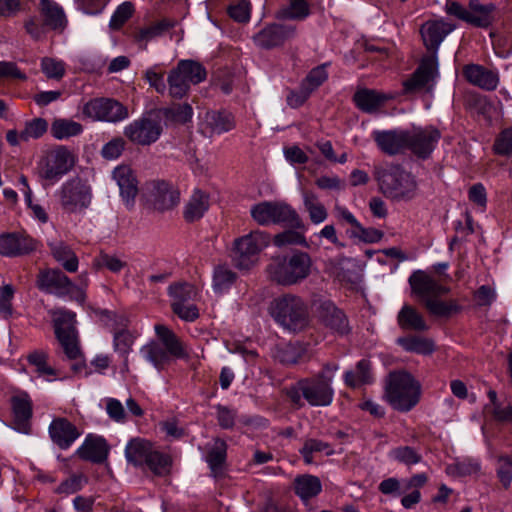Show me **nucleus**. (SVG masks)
I'll return each mask as SVG.
<instances>
[{
	"instance_id": "nucleus-1",
	"label": "nucleus",
	"mask_w": 512,
	"mask_h": 512,
	"mask_svg": "<svg viewBox=\"0 0 512 512\" xmlns=\"http://www.w3.org/2000/svg\"><path fill=\"white\" fill-rule=\"evenodd\" d=\"M339 368L338 362L324 363L318 373L301 378L288 387L286 389L288 399L297 408H302L304 401L313 407L329 406L334 399L332 382Z\"/></svg>"
},
{
	"instance_id": "nucleus-2",
	"label": "nucleus",
	"mask_w": 512,
	"mask_h": 512,
	"mask_svg": "<svg viewBox=\"0 0 512 512\" xmlns=\"http://www.w3.org/2000/svg\"><path fill=\"white\" fill-rule=\"evenodd\" d=\"M412 294L425 306L427 311L439 318H450L462 311V306L455 299L447 301L440 297L449 293L450 289L442 285L434 277L422 270H417L409 277Z\"/></svg>"
},
{
	"instance_id": "nucleus-3",
	"label": "nucleus",
	"mask_w": 512,
	"mask_h": 512,
	"mask_svg": "<svg viewBox=\"0 0 512 512\" xmlns=\"http://www.w3.org/2000/svg\"><path fill=\"white\" fill-rule=\"evenodd\" d=\"M158 340H152L141 347L142 357L153 365L157 371L165 370L176 359L188 360L189 351L185 343L163 324L154 326Z\"/></svg>"
},
{
	"instance_id": "nucleus-4",
	"label": "nucleus",
	"mask_w": 512,
	"mask_h": 512,
	"mask_svg": "<svg viewBox=\"0 0 512 512\" xmlns=\"http://www.w3.org/2000/svg\"><path fill=\"white\" fill-rule=\"evenodd\" d=\"M375 179L380 192L386 198L395 201H410L417 195L418 184L415 176L400 165L376 168Z\"/></svg>"
},
{
	"instance_id": "nucleus-5",
	"label": "nucleus",
	"mask_w": 512,
	"mask_h": 512,
	"mask_svg": "<svg viewBox=\"0 0 512 512\" xmlns=\"http://www.w3.org/2000/svg\"><path fill=\"white\" fill-rule=\"evenodd\" d=\"M421 394L420 383L406 371L389 373L385 385V398L396 410L408 412L415 407Z\"/></svg>"
},
{
	"instance_id": "nucleus-6",
	"label": "nucleus",
	"mask_w": 512,
	"mask_h": 512,
	"mask_svg": "<svg viewBox=\"0 0 512 512\" xmlns=\"http://www.w3.org/2000/svg\"><path fill=\"white\" fill-rule=\"evenodd\" d=\"M269 313L276 323L292 332L302 331L309 323L307 305L299 296L293 294H284L273 299Z\"/></svg>"
},
{
	"instance_id": "nucleus-7",
	"label": "nucleus",
	"mask_w": 512,
	"mask_h": 512,
	"mask_svg": "<svg viewBox=\"0 0 512 512\" xmlns=\"http://www.w3.org/2000/svg\"><path fill=\"white\" fill-rule=\"evenodd\" d=\"M312 260L308 253L296 251L290 256L277 257L267 267L271 280L283 286L299 283L311 271Z\"/></svg>"
},
{
	"instance_id": "nucleus-8",
	"label": "nucleus",
	"mask_w": 512,
	"mask_h": 512,
	"mask_svg": "<svg viewBox=\"0 0 512 512\" xmlns=\"http://www.w3.org/2000/svg\"><path fill=\"white\" fill-rule=\"evenodd\" d=\"M56 196L65 213L79 214L91 206L93 189L87 178L76 175L67 179L60 186Z\"/></svg>"
},
{
	"instance_id": "nucleus-9",
	"label": "nucleus",
	"mask_w": 512,
	"mask_h": 512,
	"mask_svg": "<svg viewBox=\"0 0 512 512\" xmlns=\"http://www.w3.org/2000/svg\"><path fill=\"white\" fill-rule=\"evenodd\" d=\"M75 165L73 153L63 145L48 150L38 161L37 176L44 181V186L54 185Z\"/></svg>"
},
{
	"instance_id": "nucleus-10",
	"label": "nucleus",
	"mask_w": 512,
	"mask_h": 512,
	"mask_svg": "<svg viewBox=\"0 0 512 512\" xmlns=\"http://www.w3.org/2000/svg\"><path fill=\"white\" fill-rule=\"evenodd\" d=\"M250 213L253 220L262 226L281 224L295 229L304 228L298 213L283 202L263 201L253 205Z\"/></svg>"
},
{
	"instance_id": "nucleus-11",
	"label": "nucleus",
	"mask_w": 512,
	"mask_h": 512,
	"mask_svg": "<svg viewBox=\"0 0 512 512\" xmlns=\"http://www.w3.org/2000/svg\"><path fill=\"white\" fill-rule=\"evenodd\" d=\"M206 76V69L199 62L180 60L167 77L169 95L175 99H182L187 95L191 85L203 82Z\"/></svg>"
},
{
	"instance_id": "nucleus-12",
	"label": "nucleus",
	"mask_w": 512,
	"mask_h": 512,
	"mask_svg": "<svg viewBox=\"0 0 512 512\" xmlns=\"http://www.w3.org/2000/svg\"><path fill=\"white\" fill-rule=\"evenodd\" d=\"M270 244L268 233L254 230L235 239L233 261L239 269L248 270L259 260V254Z\"/></svg>"
},
{
	"instance_id": "nucleus-13",
	"label": "nucleus",
	"mask_w": 512,
	"mask_h": 512,
	"mask_svg": "<svg viewBox=\"0 0 512 512\" xmlns=\"http://www.w3.org/2000/svg\"><path fill=\"white\" fill-rule=\"evenodd\" d=\"M168 295L173 313L181 320L193 322L199 318V309L193 303L197 296L193 285L186 282L173 283L168 287Z\"/></svg>"
},
{
	"instance_id": "nucleus-14",
	"label": "nucleus",
	"mask_w": 512,
	"mask_h": 512,
	"mask_svg": "<svg viewBox=\"0 0 512 512\" xmlns=\"http://www.w3.org/2000/svg\"><path fill=\"white\" fill-rule=\"evenodd\" d=\"M85 117L93 121L119 122L128 117L127 108L110 98H95L88 101L82 109Z\"/></svg>"
},
{
	"instance_id": "nucleus-15",
	"label": "nucleus",
	"mask_w": 512,
	"mask_h": 512,
	"mask_svg": "<svg viewBox=\"0 0 512 512\" xmlns=\"http://www.w3.org/2000/svg\"><path fill=\"white\" fill-rule=\"evenodd\" d=\"M437 76V56H425L414 73L403 82V91L405 94L416 93L422 90L431 91Z\"/></svg>"
},
{
	"instance_id": "nucleus-16",
	"label": "nucleus",
	"mask_w": 512,
	"mask_h": 512,
	"mask_svg": "<svg viewBox=\"0 0 512 512\" xmlns=\"http://www.w3.org/2000/svg\"><path fill=\"white\" fill-rule=\"evenodd\" d=\"M297 37V26L293 24L272 23L266 25L253 36L255 45L261 49L271 50L284 46Z\"/></svg>"
},
{
	"instance_id": "nucleus-17",
	"label": "nucleus",
	"mask_w": 512,
	"mask_h": 512,
	"mask_svg": "<svg viewBox=\"0 0 512 512\" xmlns=\"http://www.w3.org/2000/svg\"><path fill=\"white\" fill-rule=\"evenodd\" d=\"M440 138L441 132L434 126L413 127L407 130V150L426 159L434 151Z\"/></svg>"
},
{
	"instance_id": "nucleus-18",
	"label": "nucleus",
	"mask_w": 512,
	"mask_h": 512,
	"mask_svg": "<svg viewBox=\"0 0 512 512\" xmlns=\"http://www.w3.org/2000/svg\"><path fill=\"white\" fill-rule=\"evenodd\" d=\"M36 286L39 290L57 297H65L78 291V287L63 271L52 268L39 271Z\"/></svg>"
},
{
	"instance_id": "nucleus-19",
	"label": "nucleus",
	"mask_w": 512,
	"mask_h": 512,
	"mask_svg": "<svg viewBox=\"0 0 512 512\" xmlns=\"http://www.w3.org/2000/svg\"><path fill=\"white\" fill-rule=\"evenodd\" d=\"M162 130L159 119L144 116L128 124L124 135L137 145L148 146L159 139Z\"/></svg>"
},
{
	"instance_id": "nucleus-20",
	"label": "nucleus",
	"mask_w": 512,
	"mask_h": 512,
	"mask_svg": "<svg viewBox=\"0 0 512 512\" xmlns=\"http://www.w3.org/2000/svg\"><path fill=\"white\" fill-rule=\"evenodd\" d=\"M39 242L25 231L5 232L0 234V255L21 257L38 249Z\"/></svg>"
},
{
	"instance_id": "nucleus-21",
	"label": "nucleus",
	"mask_w": 512,
	"mask_h": 512,
	"mask_svg": "<svg viewBox=\"0 0 512 512\" xmlns=\"http://www.w3.org/2000/svg\"><path fill=\"white\" fill-rule=\"evenodd\" d=\"M372 138L385 154L393 156L407 149V130H376Z\"/></svg>"
},
{
	"instance_id": "nucleus-22",
	"label": "nucleus",
	"mask_w": 512,
	"mask_h": 512,
	"mask_svg": "<svg viewBox=\"0 0 512 512\" xmlns=\"http://www.w3.org/2000/svg\"><path fill=\"white\" fill-rule=\"evenodd\" d=\"M49 436L60 449L66 450L81 436L78 428L67 418L58 417L49 425Z\"/></svg>"
},
{
	"instance_id": "nucleus-23",
	"label": "nucleus",
	"mask_w": 512,
	"mask_h": 512,
	"mask_svg": "<svg viewBox=\"0 0 512 512\" xmlns=\"http://www.w3.org/2000/svg\"><path fill=\"white\" fill-rule=\"evenodd\" d=\"M454 28V25L443 20H429L421 26L423 43L429 51L433 52L432 55H436L441 42Z\"/></svg>"
},
{
	"instance_id": "nucleus-24",
	"label": "nucleus",
	"mask_w": 512,
	"mask_h": 512,
	"mask_svg": "<svg viewBox=\"0 0 512 512\" xmlns=\"http://www.w3.org/2000/svg\"><path fill=\"white\" fill-rule=\"evenodd\" d=\"M150 193L154 209L160 212L174 208L180 200L179 192L165 181H153Z\"/></svg>"
},
{
	"instance_id": "nucleus-25",
	"label": "nucleus",
	"mask_w": 512,
	"mask_h": 512,
	"mask_svg": "<svg viewBox=\"0 0 512 512\" xmlns=\"http://www.w3.org/2000/svg\"><path fill=\"white\" fill-rule=\"evenodd\" d=\"M109 453V447L103 437L88 434L82 445L76 450L77 456L85 461L103 463Z\"/></svg>"
},
{
	"instance_id": "nucleus-26",
	"label": "nucleus",
	"mask_w": 512,
	"mask_h": 512,
	"mask_svg": "<svg viewBox=\"0 0 512 512\" xmlns=\"http://www.w3.org/2000/svg\"><path fill=\"white\" fill-rule=\"evenodd\" d=\"M463 76L470 84L486 91L495 90L499 83L497 72L478 64L465 65L463 67Z\"/></svg>"
},
{
	"instance_id": "nucleus-27",
	"label": "nucleus",
	"mask_w": 512,
	"mask_h": 512,
	"mask_svg": "<svg viewBox=\"0 0 512 512\" xmlns=\"http://www.w3.org/2000/svg\"><path fill=\"white\" fill-rule=\"evenodd\" d=\"M318 317L326 327L340 335L347 334L350 330L346 315L331 301H324L320 304Z\"/></svg>"
},
{
	"instance_id": "nucleus-28",
	"label": "nucleus",
	"mask_w": 512,
	"mask_h": 512,
	"mask_svg": "<svg viewBox=\"0 0 512 512\" xmlns=\"http://www.w3.org/2000/svg\"><path fill=\"white\" fill-rule=\"evenodd\" d=\"M392 98V95L374 89L363 88L355 92L353 101L358 109L371 114Z\"/></svg>"
},
{
	"instance_id": "nucleus-29",
	"label": "nucleus",
	"mask_w": 512,
	"mask_h": 512,
	"mask_svg": "<svg viewBox=\"0 0 512 512\" xmlns=\"http://www.w3.org/2000/svg\"><path fill=\"white\" fill-rule=\"evenodd\" d=\"M113 178L117 182L122 198L130 204L138 194V181L133 170L127 165H120L113 170Z\"/></svg>"
},
{
	"instance_id": "nucleus-30",
	"label": "nucleus",
	"mask_w": 512,
	"mask_h": 512,
	"mask_svg": "<svg viewBox=\"0 0 512 512\" xmlns=\"http://www.w3.org/2000/svg\"><path fill=\"white\" fill-rule=\"evenodd\" d=\"M153 449L154 446L150 441L142 438H134L126 445L125 456L129 463L136 467H143Z\"/></svg>"
},
{
	"instance_id": "nucleus-31",
	"label": "nucleus",
	"mask_w": 512,
	"mask_h": 512,
	"mask_svg": "<svg viewBox=\"0 0 512 512\" xmlns=\"http://www.w3.org/2000/svg\"><path fill=\"white\" fill-rule=\"evenodd\" d=\"M343 381L347 387L352 389L373 383L374 378L370 360L361 359L356 364V370L345 371Z\"/></svg>"
},
{
	"instance_id": "nucleus-32",
	"label": "nucleus",
	"mask_w": 512,
	"mask_h": 512,
	"mask_svg": "<svg viewBox=\"0 0 512 512\" xmlns=\"http://www.w3.org/2000/svg\"><path fill=\"white\" fill-rule=\"evenodd\" d=\"M48 247L53 258L67 271L74 273L78 270L79 260L73 249L63 241L49 242Z\"/></svg>"
},
{
	"instance_id": "nucleus-33",
	"label": "nucleus",
	"mask_w": 512,
	"mask_h": 512,
	"mask_svg": "<svg viewBox=\"0 0 512 512\" xmlns=\"http://www.w3.org/2000/svg\"><path fill=\"white\" fill-rule=\"evenodd\" d=\"M311 15L308 0H286L277 12L276 18L288 21H304Z\"/></svg>"
},
{
	"instance_id": "nucleus-34",
	"label": "nucleus",
	"mask_w": 512,
	"mask_h": 512,
	"mask_svg": "<svg viewBox=\"0 0 512 512\" xmlns=\"http://www.w3.org/2000/svg\"><path fill=\"white\" fill-rule=\"evenodd\" d=\"M48 314L52 319L56 337L76 332V314L74 312L58 307L50 309Z\"/></svg>"
},
{
	"instance_id": "nucleus-35",
	"label": "nucleus",
	"mask_w": 512,
	"mask_h": 512,
	"mask_svg": "<svg viewBox=\"0 0 512 512\" xmlns=\"http://www.w3.org/2000/svg\"><path fill=\"white\" fill-rule=\"evenodd\" d=\"M397 323L403 330L426 331L429 328L421 313L407 304L398 312Z\"/></svg>"
},
{
	"instance_id": "nucleus-36",
	"label": "nucleus",
	"mask_w": 512,
	"mask_h": 512,
	"mask_svg": "<svg viewBox=\"0 0 512 512\" xmlns=\"http://www.w3.org/2000/svg\"><path fill=\"white\" fill-rule=\"evenodd\" d=\"M293 487L295 494L303 501L316 497L322 490V484L317 476L305 474L294 479Z\"/></svg>"
},
{
	"instance_id": "nucleus-37",
	"label": "nucleus",
	"mask_w": 512,
	"mask_h": 512,
	"mask_svg": "<svg viewBox=\"0 0 512 512\" xmlns=\"http://www.w3.org/2000/svg\"><path fill=\"white\" fill-rule=\"evenodd\" d=\"M15 428L20 432H27L29 420L32 416V403L28 397L17 396L12 399Z\"/></svg>"
},
{
	"instance_id": "nucleus-38",
	"label": "nucleus",
	"mask_w": 512,
	"mask_h": 512,
	"mask_svg": "<svg viewBox=\"0 0 512 512\" xmlns=\"http://www.w3.org/2000/svg\"><path fill=\"white\" fill-rule=\"evenodd\" d=\"M494 5H483L478 0H470L468 23L476 27H488L493 21Z\"/></svg>"
},
{
	"instance_id": "nucleus-39",
	"label": "nucleus",
	"mask_w": 512,
	"mask_h": 512,
	"mask_svg": "<svg viewBox=\"0 0 512 512\" xmlns=\"http://www.w3.org/2000/svg\"><path fill=\"white\" fill-rule=\"evenodd\" d=\"M206 122L212 133L223 134L235 128V117L231 112L211 111L206 114Z\"/></svg>"
},
{
	"instance_id": "nucleus-40",
	"label": "nucleus",
	"mask_w": 512,
	"mask_h": 512,
	"mask_svg": "<svg viewBox=\"0 0 512 512\" xmlns=\"http://www.w3.org/2000/svg\"><path fill=\"white\" fill-rule=\"evenodd\" d=\"M208 207V195H206L201 190H195L185 206L184 218L188 222H194L196 220H199L208 210Z\"/></svg>"
},
{
	"instance_id": "nucleus-41",
	"label": "nucleus",
	"mask_w": 512,
	"mask_h": 512,
	"mask_svg": "<svg viewBox=\"0 0 512 512\" xmlns=\"http://www.w3.org/2000/svg\"><path fill=\"white\" fill-rule=\"evenodd\" d=\"M83 131V126L72 119L56 118L51 123L50 133L57 140L77 136Z\"/></svg>"
},
{
	"instance_id": "nucleus-42",
	"label": "nucleus",
	"mask_w": 512,
	"mask_h": 512,
	"mask_svg": "<svg viewBox=\"0 0 512 512\" xmlns=\"http://www.w3.org/2000/svg\"><path fill=\"white\" fill-rule=\"evenodd\" d=\"M41 13L45 24L52 29L63 28L66 24V18L62 7L52 0H41Z\"/></svg>"
},
{
	"instance_id": "nucleus-43",
	"label": "nucleus",
	"mask_w": 512,
	"mask_h": 512,
	"mask_svg": "<svg viewBox=\"0 0 512 512\" xmlns=\"http://www.w3.org/2000/svg\"><path fill=\"white\" fill-rule=\"evenodd\" d=\"M227 443L221 438L214 439V443L208 450L206 461L214 475L222 472L227 457Z\"/></svg>"
},
{
	"instance_id": "nucleus-44",
	"label": "nucleus",
	"mask_w": 512,
	"mask_h": 512,
	"mask_svg": "<svg viewBox=\"0 0 512 512\" xmlns=\"http://www.w3.org/2000/svg\"><path fill=\"white\" fill-rule=\"evenodd\" d=\"M135 339L136 335L127 328L113 334V349L123 358L126 369H128V355L132 351Z\"/></svg>"
},
{
	"instance_id": "nucleus-45",
	"label": "nucleus",
	"mask_w": 512,
	"mask_h": 512,
	"mask_svg": "<svg viewBox=\"0 0 512 512\" xmlns=\"http://www.w3.org/2000/svg\"><path fill=\"white\" fill-rule=\"evenodd\" d=\"M398 344L408 352L422 355H430L435 350V343L432 339L420 336H408L398 339Z\"/></svg>"
},
{
	"instance_id": "nucleus-46",
	"label": "nucleus",
	"mask_w": 512,
	"mask_h": 512,
	"mask_svg": "<svg viewBox=\"0 0 512 512\" xmlns=\"http://www.w3.org/2000/svg\"><path fill=\"white\" fill-rule=\"evenodd\" d=\"M303 203L313 224H320L327 219V209L313 192L305 191L303 193Z\"/></svg>"
},
{
	"instance_id": "nucleus-47",
	"label": "nucleus",
	"mask_w": 512,
	"mask_h": 512,
	"mask_svg": "<svg viewBox=\"0 0 512 512\" xmlns=\"http://www.w3.org/2000/svg\"><path fill=\"white\" fill-rule=\"evenodd\" d=\"M299 452L306 464H312L314 462V453H324L325 455L330 456L334 454V449L327 442L309 438L305 440L303 447Z\"/></svg>"
},
{
	"instance_id": "nucleus-48",
	"label": "nucleus",
	"mask_w": 512,
	"mask_h": 512,
	"mask_svg": "<svg viewBox=\"0 0 512 512\" xmlns=\"http://www.w3.org/2000/svg\"><path fill=\"white\" fill-rule=\"evenodd\" d=\"M237 279V274L227 265H217L213 272V289L223 293L231 288Z\"/></svg>"
},
{
	"instance_id": "nucleus-49",
	"label": "nucleus",
	"mask_w": 512,
	"mask_h": 512,
	"mask_svg": "<svg viewBox=\"0 0 512 512\" xmlns=\"http://www.w3.org/2000/svg\"><path fill=\"white\" fill-rule=\"evenodd\" d=\"M305 354L302 346L296 343H286L277 347L275 359L283 365H294L301 361Z\"/></svg>"
},
{
	"instance_id": "nucleus-50",
	"label": "nucleus",
	"mask_w": 512,
	"mask_h": 512,
	"mask_svg": "<svg viewBox=\"0 0 512 512\" xmlns=\"http://www.w3.org/2000/svg\"><path fill=\"white\" fill-rule=\"evenodd\" d=\"M173 27V23L170 20L162 19L157 23H154L148 27L140 29L134 35V40L139 44H144L143 49L146 48V43L155 37L162 35Z\"/></svg>"
},
{
	"instance_id": "nucleus-51",
	"label": "nucleus",
	"mask_w": 512,
	"mask_h": 512,
	"mask_svg": "<svg viewBox=\"0 0 512 512\" xmlns=\"http://www.w3.org/2000/svg\"><path fill=\"white\" fill-rule=\"evenodd\" d=\"M144 466H146L154 475L164 476L170 472L172 459L168 454L160 452L154 448Z\"/></svg>"
},
{
	"instance_id": "nucleus-52",
	"label": "nucleus",
	"mask_w": 512,
	"mask_h": 512,
	"mask_svg": "<svg viewBox=\"0 0 512 512\" xmlns=\"http://www.w3.org/2000/svg\"><path fill=\"white\" fill-rule=\"evenodd\" d=\"M166 120H170L178 123H186L191 120L193 115L192 107L185 104H178L173 107L163 108L160 110Z\"/></svg>"
},
{
	"instance_id": "nucleus-53",
	"label": "nucleus",
	"mask_w": 512,
	"mask_h": 512,
	"mask_svg": "<svg viewBox=\"0 0 512 512\" xmlns=\"http://www.w3.org/2000/svg\"><path fill=\"white\" fill-rule=\"evenodd\" d=\"M496 476L505 490H508L512 483V456L501 455L497 458Z\"/></svg>"
},
{
	"instance_id": "nucleus-54",
	"label": "nucleus",
	"mask_w": 512,
	"mask_h": 512,
	"mask_svg": "<svg viewBox=\"0 0 512 512\" xmlns=\"http://www.w3.org/2000/svg\"><path fill=\"white\" fill-rule=\"evenodd\" d=\"M48 129V123L43 118H34L26 122L24 129L20 132V139L24 142L30 139H38L43 136Z\"/></svg>"
},
{
	"instance_id": "nucleus-55",
	"label": "nucleus",
	"mask_w": 512,
	"mask_h": 512,
	"mask_svg": "<svg viewBox=\"0 0 512 512\" xmlns=\"http://www.w3.org/2000/svg\"><path fill=\"white\" fill-rule=\"evenodd\" d=\"M100 320L113 334L116 331L126 329L129 324V320L124 314H119L109 310H104L100 313Z\"/></svg>"
},
{
	"instance_id": "nucleus-56",
	"label": "nucleus",
	"mask_w": 512,
	"mask_h": 512,
	"mask_svg": "<svg viewBox=\"0 0 512 512\" xmlns=\"http://www.w3.org/2000/svg\"><path fill=\"white\" fill-rule=\"evenodd\" d=\"M57 339L68 359L77 360L81 357L82 352L79 347L76 332L57 336Z\"/></svg>"
},
{
	"instance_id": "nucleus-57",
	"label": "nucleus",
	"mask_w": 512,
	"mask_h": 512,
	"mask_svg": "<svg viewBox=\"0 0 512 512\" xmlns=\"http://www.w3.org/2000/svg\"><path fill=\"white\" fill-rule=\"evenodd\" d=\"M134 13V6L131 2H124L117 7L113 13L109 26L113 30L120 29L126 21L132 17Z\"/></svg>"
},
{
	"instance_id": "nucleus-58",
	"label": "nucleus",
	"mask_w": 512,
	"mask_h": 512,
	"mask_svg": "<svg viewBox=\"0 0 512 512\" xmlns=\"http://www.w3.org/2000/svg\"><path fill=\"white\" fill-rule=\"evenodd\" d=\"M327 64H322L313 68L302 81V84L312 93L320 85H322L328 78L326 71Z\"/></svg>"
},
{
	"instance_id": "nucleus-59",
	"label": "nucleus",
	"mask_w": 512,
	"mask_h": 512,
	"mask_svg": "<svg viewBox=\"0 0 512 512\" xmlns=\"http://www.w3.org/2000/svg\"><path fill=\"white\" fill-rule=\"evenodd\" d=\"M393 458L407 466L418 464L422 460L421 454L410 446H400L392 451Z\"/></svg>"
},
{
	"instance_id": "nucleus-60",
	"label": "nucleus",
	"mask_w": 512,
	"mask_h": 512,
	"mask_svg": "<svg viewBox=\"0 0 512 512\" xmlns=\"http://www.w3.org/2000/svg\"><path fill=\"white\" fill-rule=\"evenodd\" d=\"M493 150L501 156L512 154V127L505 128L499 133L494 141Z\"/></svg>"
},
{
	"instance_id": "nucleus-61",
	"label": "nucleus",
	"mask_w": 512,
	"mask_h": 512,
	"mask_svg": "<svg viewBox=\"0 0 512 512\" xmlns=\"http://www.w3.org/2000/svg\"><path fill=\"white\" fill-rule=\"evenodd\" d=\"M86 483L87 479L84 476L74 474L63 480L55 489V493L63 495L74 494L80 491Z\"/></svg>"
},
{
	"instance_id": "nucleus-62",
	"label": "nucleus",
	"mask_w": 512,
	"mask_h": 512,
	"mask_svg": "<svg viewBox=\"0 0 512 512\" xmlns=\"http://www.w3.org/2000/svg\"><path fill=\"white\" fill-rule=\"evenodd\" d=\"M144 79L157 93L164 94L166 92L167 87L164 81V71H162L158 65L147 69L144 72Z\"/></svg>"
},
{
	"instance_id": "nucleus-63",
	"label": "nucleus",
	"mask_w": 512,
	"mask_h": 512,
	"mask_svg": "<svg viewBox=\"0 0 512 512\" xmlns=\"http://www.w3.org/2000/svg\"><path fill=\"white\" fill-rule=\"evenodd\" d=\"M94 264L98 268H106L113 273L120 272L124 267L127 266L125 261H122L115 255L101 252L94 260Z\"/></svg>"
},
{
	"instance_id": "nucleus-64",
	"label": "nucleus",
	"mask_w": 512,
	"mask_h": 512,
	"mask_svg": "<svg viewBox=\"0 0 512 512\" xmlns=\"http://www.w3.org/2000/svg\"><path fill=\"white\" fill-rule=\"evenodd\" d=\"M41 69L50 79L60 80L65 74V64L48 57L42 59Z\"/></svg>"
}]
</instances>
